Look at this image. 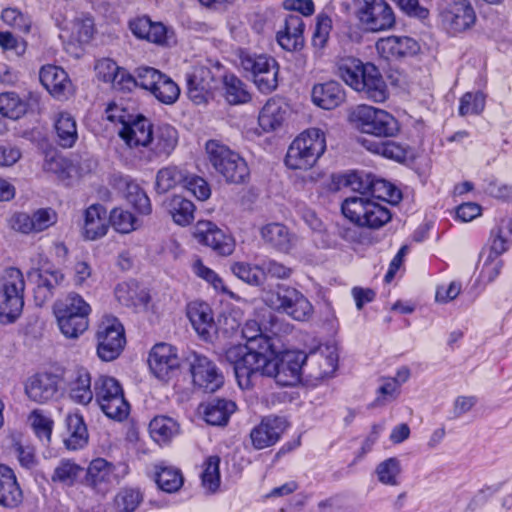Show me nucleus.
<instances>
[{"label": "nucleus", "mask_w": 512, "mask_h": 512, "mask_svg": "<svg viewBox=\"0 0 512 512\" xmlns=\"http://www.w3.org/2000/svg\"><path fill=\"white\" fill-rule=\"evenodd\" d=\"M373 176L352 173L347 184L356 195L347 197L341 205L343 215L352 223L369 229H379L391 220L390 210L370 198Z\"/></svg>", "instance_id": "obj_1"}, {"label": "nucleus", "mask_w": 512, "mask_h": 512, "mask_svg": "<svg viewBox=\"0 0 512 512\" xmlns=\"http://www.w3.org/2000/svg\"><path fill=\"white\" fill-rule=\"evenodd\" d=\"M274 347L262 349L255 342L233 345L225 351V359L233 366L238 386L242 390L251 389L261 377H267L270 357Z\"/></svg>", "instance_id": "obj_2"}, {"label": "nucleus", "mask_w": 512, "mask_h": 512, "mask_svg": "<svg viewBox=\"0 0 512 512\" xmlns=\"http://www.w3.org/2000/svg\"><path fill=\"white\" fill-rule=\"evenodd\" d=\"M338 74L351 88L362 92L374 102H384L388 97L387 85L375 65L362 63L356 58L339 61Z\"/></svg>", "instance_id": "obj_3"}, {"label": "nucleus", "mask_w": 512, "mask_h": 512, "mask_svg": "<svg viewBox=\"0 0 512 512\" xmlns=\"http://www.w3.org/2000/svg\"><path fill=\"white\" fill-rule=\"evenodd\" d=\"M326 150V137L318 128H310L298 135L290 144L285 164L293 170L312 168Z\"/></svg>", "instance_id": "obj_4"}, {"label": "nucleus", "mask_w": 512, "mask_h": 512, "mask_svg": "<svg viewBox=\"0 0 512 512\" xmlns=\"http://www.w3.org/2000/svg\"><path fill=\"white\" fill-rule=\"evenodd\" d=\"M239 61L246 77L252 79L260 92L268 94L277 88L279 65L273 57L241 50Z\"/></svg>", "instance_id": "obj_5"}, {"label": "nucleus", "mask_w": 512, "mask_h": 512, "mask_svg": "<svg viewBox=\"0 0 512 512\" xmlns=\"http://www.w3.org/2000/svg\"><path fill=\"white\" fill-rule=\"evenodd\" d=\"M25 281L22 272L15 267L6 268L0 278V316L7 323L14 322L24 306Z\"/></svg>", "instance_id": "obj_6"}, {"label": "nucleus", "mask_w": 512, "mask_h": 512, "mask_svg": "<svg viewBox=\"0 0 512 512\" xmlns=\"http://www.w3.org/2000/svg\"><path fill=\"white\" fill-rule=\"evenodd\" d=\"M94 398L110 419L122 421L130 412L121 384L113 377L99 376L94 382Z\"/></svg>", "instance_id": "obj_7"}, {"label": "nucleus", "mask_w": 512, "mask_h": 512, "mask_svg": "<svg viewBox=\"0 0 512 512\" xmlns=\"http://www.w3.org/2000/svg\"><path fill=\"white\" fill-rule=\"evenodd\" d=\"M206 152L213 168L227 182L242 183L249 176V169L245 160L226 145L210 140L206 143Z\"/></svg>", "instance_id": "obj_8"}, {"label": "nucleus", "mask_w": 512, "mask_h": 512, "mask_svg": "<svg viewBox=\"0 0 512 512\" xmlns=\"http://www.w3.org/2000/svg\"><path fill=\"white\" fill-rule=\"evenodd\" d=\"M307 354L303 351H278L274 344V355L270 357L267 377L273 378L280 386H292L301 380Z\"/></svg>", "instance_id": "obj_9"}, {"label": "nucleus", "mask_w": 512, "mask_h": 512, "mask_svg": "<svg viewBox=\"0 0 512 512\" xmlns=\"http://www.w3.org/2000/svg\"><path fill=\"white\" fill-rule=\"evenodd\" d=\"M266 303L272 309L283 312L297 321H307L313 313L309 300L297 289L279 285L266 297Z\"/></svg>", "instance_id": "obj_10"}, {"label": "nucleus", "mask_w": 512, "mask_h": 512, "mask_svg": "<svg viewBox=\"0 0 512 512\" xmlns=\"http://www.w3.org/2000/svg\"><path fill=\"white\" fill-rule=\"evenodd\" d=\"M352 117L361 132L377 137H393L399 129L397 120L391 114L372 106H358Z\"/></svg>", "instance_id": "obj_11"}, {"label": "nucleus", "mask_w": 512, "mask_h": 512, "mask_svg": "<svg viewBox=\"0 0 512 512\" xmlns=\"http://www.w3.org/2000/svg\"><path fill=\"white\" fill-rule=\"evenodd\" d=\"M193 384L204 392L213 393L224 383L222 372L216 364L205 355L190 351L185 357Z\"/></svg>", "instance_id": "obj_12"}, {"label": "nucleus", "mask_w": 512, "mask_h": 512, "mask_svg": "<svg viewBox=\"0 0 512 512\" xmlns=\"http://www.w3.org/2000/svg\"><path fill=\"white\" fill-rule=\"evenodd\" d=\"M96 339L99 358L107 362L116 359L126 342L123 325L115 317H106L98 326Z\"/></svg>", "instance_id": "obj_13"}, {"label": "nucleus", "mask_w": 512, "mask_h": 512, "mask_svg": "<svg viewBox=\"0 0 512 512\" xmlns=\"http://www.w3.org/2000/svg\"><path fill=\"white\" fill-rule=\"evenodd\" d=\"M358 17L373 32L390 29L395 23L393 10L385 0H358Z\"/></svg>", "instance_id": "obj_14"}, {"label": "nucleus", "mask_w": 512, "mask_h": 512, "mask_svg": "<svg viewBox=\"0 0 512 512\" xmlns=\"http://www.w3.org/2000/svg\"><path fill=\"white\" fill-rule=\"evenodd\" d=\"M476 20V12L469 0H454L441 12L442 26L451 35L470 30Z\"/></svg>", "instance_id": "obj_15"}, {"label": "nucleus", "mask_w": 512, "mask_h": 512, "mask_svg": "<svg viewBox=\"0 0 512 512\" xmlns=\"http://www.w3.org/2000/svg\"><path fill=\"white\" fill-rule=\"evenodd\" d=\"M57 213L52 208H39L31 215L20 212L15 213L10 220L13 230L23 234L40 233L56 224Z\"/></svg>", "instance_id": "obj_16"}, {"label": "nucleus", "mask_w": 512, "mask_h": 512, "mask_svg": "<svg viewBox=\"0 0 512 512\" xmlns=\"http://www.w3.org/2000/svg\"><path fill=\"white\" fill-rule=\"evenodd\" d=\"M187 95L195 104L205 103L217 86L212 71L205 66H194L185 76Z\"/></svg>", "instance_id": "obj_17"}, {"label": "nucleus", "mask_w": 512, "mask_h": 512, "mask_svg": "<svg viewBox=\"0 0 512 512\" xmlns=\"http://www.w3.org/2000/svg\"><path fill=\"white\" fill-rule=\"evenodd\" d=\"M195 236L200 243L222 256L232 254L235 249L233 237L210 221L198 222Z\"/></svg>", "instance_id": "obj_18"}, {"label": "nucleus", "mask_w": 512, "mask_h": 512, "mask_svg": "<svg viewBox=\"0 0 512 512\" xmlns=\"http://www.w3.org/2000/svg\"><path fill=\"white\" fill-rule=\"evenodd\" d=\"M338 354L336 348L330 345H320L317 349L307 354L305 369L309 370V376L315 379L330 377L336 371Z\"/></svg>", "instance_id": "obj_19"}, {"label": "nucleus", "mask_w": 512, "mask_h": 512, "mask_svg": "<svg viewBox=\"0 0 512 512\" xmlns=\"http://www.w3.org/2000/svg\"><path fill=\"white\" fill-rule=\"evenodd\" d=\"M287 428L283 417H266L250 432V439L255 449L261 450L276 444Z\"/></svg>", "instance_id": "obj_20"}, {"label": "nucleus", "mask_w": 512, "mask_h": 512, "mask_svg": "<svg viewBox=\"0 0 512 512\" xmlns=\"http://www.w3.org/2000/svg\"><path fill=\"white\" fill-rule=\"evenodd\" d=\"M148 363L152 373L163 381L168 380L180 364L176 349L166 343L156 344L152 348Z\"/></svg>", "instance_id": "obj_21"}, {"label": "nucleus", "mask_w": 512, "mask_h": 512, "mask_svg": "<svg viewBox=\"0 0 512 512\" xmlns=\"http://www.w3.org/2000/svg\"><path fill=\"white\" fill-rule=\"evenodd\" d=\"M58 389V377L51 373L35 374L25 383L27 397L39 404L53 400L57 396Z\"/></svg>", "instance_id": "obj_22"}, {"label": "nucleus", "mask_w": 512, "mask_h": 512, "mask_svg": "<svg viewBox=\"0 0 512 512\" xmlns=\"http://www.w3.org/2000/svg\"><path fill=\"white\" fill-rule=\"evenodd\" d=\"M69 398L76 404L88 405L94 398L91 375L85 367H76L66 373Z\"/></svg>", "instance_id": "obj_23"}, {"label": "nucleus", "mask_w": 512, "mask_h": 512, "mask_svg": "<svg viewBox=\"0 0 512 512\" xmlns=\"http://www.w3.org/2000/svg\"><path fill=\"white\" fill-rule=\"evenodd\" d=\"M95 72L99 80L110 83L115 90L131 91L134 88L132 75L111 59L98 60L95 65Z\"/></svg>", "instance_id": "obj_24"}, {"label": "nucleus", "mask_w": 512, "mask_h": 512, "mask_svg": "<svg viewBox=\"0 0 512 512\" xmlns=\"http://www.w3.org/2000/svg\"><path fill=\"white\" fill-rule=\"evenodd\" d=\"M178 143L177 130L169 125H158L155 129L152 128L151 140L147 144L149 155L148 160L151 161L154 157L165 156L168 157L175 149Z\"/></svg>", "instance_id": "obj_25"}, {"label": "nucleus", "mask_w": 512, "mask_h": 512, "mask_svg": "<svg viewBox=\"0 0 512 512\" xmlns=\"http://www.w3.org/2000/svg\"><path fill=\"white\" fill-rule=\"evenodd\" d=\"M378 53L385 59H400L415 55L420 47L416 40L407 36H389L376 42Z\"/></svg>", "instance_id": "obj_26"}, {"label": "nucleus", "mask_w": 512, "mask_h": 512, "mask_svg": "<svg viewBox=\"0 0 512 512\" xmlns=\"http://www.w3.org/2000/svg\"><path fill=\"white\" fill-rule=\"evenodd\" d=\"M305 24L300 15L291 14L285 18L283 27L277 32L278 44L286 51L295 52L304 46Z\"/></svg>", "instance_id": "obj_27"}, {"label": "nucleus", "mask_w": 512, "mask_h": 512, "mask_svg": "<svg viewBox=\"0 0 512 512\" xmlns=\"http://www.w3.org/2000/svg\"><path fill=\"white\" fill-rule=\"evenodd\" d=\"M152 128L147 118L136 115L131 122L119 128L118 134L130 148H146L151 140Z\"/></svg>", "instance_id": "obj_28"}, {"label": "nucleus", "mask_w": 512, "mask_h": 512, "mask_svg": "<svg viewBox=\"0 0 512 512\" xmlns=\"http://www.w3.org/2000/svg\"><path fill=\"white\" fill-rule=\"evenodd\" d=\"M132 33L141 39L155 44H168L172 38L171 32L161 22H153L149 17H138L130 22Z\"/></svg>", "instance_id": "obj_29"}, {"label": "nucleus", "mask_w": 512, "mask_h": 512, "mask_svg": "<svg viewBox=\"0 0 512 512\" xmlns=\"http://www.w3.org/2000/svg\"><path fill=\"white\" fill-rule=\"evenodd\" d=\"M187 316L197 332L204 340H209L215 331V322L209 304L202 301H193L187 306Z\"/></svg>", "instance_id": "obj_30"}, {"label": "nucleus", "mask_w": 512, "mask_h": 512, "mask_svg": "<svg viewBox=\"0 0 512 512\" xmlns=\"http://www.w3.org/2000/svg\"><path fill=\"white\" fill-rule=\"evenodd\" d=\"M56 25L60 28V38L80 44L88 43L94 34V22L91 17L83 16L75 18L71 22L65 19L55 18Z\"/></svg>", "instance_id": "obj_31"}, {"label": "nucleus", "mask_w": 512, "mask_h": 512, "mask_svg": "<svg viewBox=\"0 0 512 512\" xmlns=\"http://www.w3.org/2000/svg\"><path fill=\"white\" fill-rule=\"evenodd\" d=\"M41 84L55 98L66 97L71 91V81L67 73L58 66H43L39 73Z\"/></svg>", "instance_id": "obj_32"}, {"label": "nucleus", "mask_w": 512, "mask_h": 512, "mask_svg": "<svg viewBox=\"0 0 512 512\" xmlns=\"http://www.w3.org/2000/svg\"><path fill=\"white\" fill-rule=\"evenodd\" d=\"M512 246V218L501 217L490 231L486 252L494 257H500Z\"/></svg>", "instance_id": "obj_33"}, {"label": "nucleus", "mask_w": 512, "mask_h": 512, "mask_svg": "<svg viewBox=\"0 0 512 512\" xmlns=\"http://www.w3.org/2000/svg\"><path fill=\"white\" fill-rule=\"evenodd\" d=\"M23 500V493L14 471L0 464V506L15 508Z\"/></svg>", "instance_id": "obj_34"}, {"label": "nucleus", "mask_w": 512, "mask_h": 512, "mask_svg": "<svg viewBox=\"0 0 512 512\" xmlns=\"http://www.w3.org/2000/svg\"><path fill=\"white\" fill-rule=\"evenodd\" d=\"M260 235L265 244L284 253H288L297 240L296 236L281 223H269L263 226Z\"/></svg>", "instance_id": "obj_35"}, {"label": "nucleus", "mask_w": 512, "mask_h": 512, "mask_svg": "<svg viewBox=\"0 0 512 512\" xmlns=\"http://www.w3.org/2000/svg\"><path fill=\"white\" fill-rule=\"evenodd\" d=\"M311 96L315 105L326 110L338 107L345 99L344 90L336 81L316 84L312 89Z\"/></svg>", "instance_id": "obj_36"}, {"label": "nucleus", "mask_w": 512, "mask_h": 512, "mask_svg": "<svg viewBox=\"0 0 512 512\" xmlns=\"http://www.w3.org/2000/svg\"><path fill=\"white\" fill-rule=\"evenodd\" d=\"M83 230L88 240L101 238L107 233V211L102 205L92 204L85 210Z\"/></svg>", "instance_id": "obj_37"}, {"label": "nucleus", "mask_w": 512, "mask_h": 512, "mask_svg": "<svg viewBox=\"0 0 512 512\" xmlns=\"http://www.w3.org/2000/svg\"><path fill=\"white\" fill-rule=\"evenodd\" d=\"M113 465L103 458H97L90 462L87 468L86 484L96 490L104 493L112 483Z\"/></svg>", "instance_id": "obj_38"}, {"label": "nucleus", "mask_w": 512, "mask_h": 512, "mask_svg": "<svg viewBox=\"0 0 512 512\" xmlns=\"http://www.w3.org/2000/svg\"><path fill=\"white\" fill-rule=\"evenodd\" d=\"M66 435L63 439L68 450L82 449L88 443V431L83 417L80 414H68L65 419Z\"/></svg>", "instance_id": "obj_39"}, {"label": "nucleus", "mask_w": 512, "mask_h": 512, "mask_svg": "<svg viewBox=\"0 0 512 512\" xmlns=\"http://www.w3.org/2000/svg\"><path fill=\"white\" fill-rule=\"evenodd\" d=\"M118 189L139 213L149 214L151 212L149 197L134 180L129 177H121L118 181Z\"/></svg>", "instance_id": "obj_40"}, {"label": "nucleus", "mask_w": 512, "mask_h": 512, "mask_svg": "<svg viewBox=\"0 0 512 512\" xmlns=\"http://www.w3.org/2000/svg\"><path fill=\"white\" fill-rule=\"evenodd\" d=\"M43 168L47 172L54 173L60 180H70L75 176H80L82 172L69 159L56 151L47 152Z\"/></svg>", "instance_id": "obj_41"}, {"label": "nucleus", "mask_w": 512, "mask_h": 512, "mask_svg": "<svg viewBox=\"0 0 512 512\" xmlns=\"http://www.w3.org/2000/svg\"><path fill=\"white\" fill-rule=\"evenodd\" d=\"M115 297L121 305L135 308L145 306L149 300L148 294L139 289L135 280L119 283L115 288Z\"/></svg>", "instance_id": "obj_42"}, {"label": "nucleus", "mask_w": 512, "mask_h": 512, "mask_svg": "<svg viewBox=\"0 0 512 512\" xmlns=\"http://www.w3.org/2000/svg\"><path fill=\"white\" fill-rule=\"evenodd\" d=\"M235 409L236 405L233 401L215 398L205 406L204 419L210 425L222 426L227 424Z\"/></svg>", "instance_id": "obj_43"}, {"label": "nucleus", "mask_w": 512, "mask_h": 512, "mask_svg": "<svg viewBox=\"0 0 512 512\" xmlns=\"http://www.w3.org/2000/svg\"><path fill=\"white\" fill-rule=\"evenodd\" d=\"M54 128L58 144L63 148H71L78 139L77 124L68 112H59L55 118Z\"/></svg>", "instance_id": "obj_44"}, {"label": "nucleus", "mask_w": 512, "mask_h": 512, "mask_svg": "<svg viewBox=\"0 0 512 512\" xmlns=\"http://www.w3.org/2000/svg\"><path fill=\"white\" fill-rule=\"evenodd\" d=\"M179 431V423L169 416H156L149 424L150 435L158 444H167L172 438L179 434Z\"/></svg>", "instance_id": "obj_45"}, {"label": "nucleus", "mask_w": 512, "mask_h": 512, "mask_svg": "<svg viewBox=\"0 0 512 512\" xmlns=\"http://www.w3.org/2000/svg\"><path fill=\"white\" fill-rule=\"evenodd\" d=\"M83 468L70 459H62L54 468L51 481L61 487H72L83 473Z\"/></svg>", "instance_id": "obj_46"}, {"label": "nucleus", "mask_w": 512, "mask_h": 512, "mask_svg": "<svg viewBox=\"0 0 512 512\" xmlns=\"http://www.w3.org/2000/svg\"><path fill=\"white\" fill-rule=\"evenodd\" d=\"M64 280V275L61 271L54 270H43L38 274L37 287L35 289V299L38 304L44 303L50 299L53 295V291L58 287Z\"/></svg>", "instance_id": "obj_47"}, {"label": "nucleus", "mask_w": 512, "mask_h": 512, "mask_svg": "<svg viewBox=\"0 0 512 512\" xmlns=\"http://www.w3.org/2000/svg\"><path fill=\"white\" fill-rule=\"evenodd\" d=\"M285 110L279 102L269 100L260 111L258 122L265 132L277 129L284 121Z\"/></svg>", "instance_id": "obj_48"}, {"label": "nucleus", "mask_w": 512, "mask_h": 512, "mask_svg": "<svg viewBox=\"0 0 512 512\" xmlns=\"http://www.w3.org/2000/svg\"><path fill=\"white\" fill-rule=\"evenodd\" d=\"M194 211V204L180 195H174L169 201V212L178 225H189L194 219Z\"/></svg>", "instance_id": "obj_49"}, {"label": "nucleus", "mask_w": 512, "mask_h": 512, "mask_svg": "<svg viewBox=\"0 0 512 512\" xmlns=\"http://www.w3.org/2000/svg\"><path fill=\"white\" fill-rule=\"evenodd\" d=\"M55 314L58 321V326L67 338H77L84 333L88 328V316L71 314Z\"/></svg>", "instance_id": "obj_50"}, {"label": "nucleus", "mask_w": 512, "mask_h": 512, "mask_svg": "<svg viewBox=\"0 0 512 512\" xmlns=\"http://www.w3.org/2000/svg\"><path fill=\"white\" fill-rule=\"evenodd\" d=\"M380 483L387 486H398L402 473L401 462L396 457H390L380 462L375 470Z\"/></svg>", "instance_id": "obj_51"}, {"label": "nucleus", "mask_w": 512, "mask_h": 512, "mask_svg": "<svg viewBox=\"0 0 512 512\" xmlns=\"http://www.w3.org/2000/svg\"><path fill=\"white\" fill-rule=\"evenodd\" d=\"M370 198L374 201L382 200L391 204H397L401 198V191L392 183L384 179L373 178Z\"/></svg>", "instance_id": "obj_52"}, {"label": "nucleus", "mask_w": 512, "mask_h": 512, "mask_svg": "<svg viewBox=\"0 0 512 512\" xmlns=\"http://www.w3.org/2000/svg\"><path fill=\"white\" fill-rule=\"evenodd\" d=\"M186 175L176 166H167L160 169L156 175V189L159 193H165L178 184L184 185Z\"/></svg>", "instance_id": "obj_53"}, {"label": "nucleus", "mask_w": 512, "mask_h": 512, "mask_svg": "<svg viewBox=\"0 0 512 512\" xmlns=\"http://www.w3.org/2000/svg\"><path fill=\"white\" fill-rule=\"evenodd\" d=\"M226 100L230 104H240L249 101L250 94L244 83L235 75H225L223 78Z\"/></svg>", "instance_id": "obj_54"}, {"label": "nucleus", "mask_w": 512, "mask_h": 512, "mask_svg": "<svg viewBox=\"0 0 512 512\" xmlns=\"http://www.w3.org/2000/svg\"><path fill=\"white\" fill-rule=\"evenodd\" d=\"M71 314L89 316L91 312L90 305L83 299L82 296L76 293H70L63 301L55 306V314Z\"/></svg>", "instance_id": "obj_55"}, {"label": "nucleus", "mask_w": 512, "mask_h": 512, "mask_svg": "<svg viewBox=\"0 0 512 512\" xmlns=\"http://www.w3.org/2000/svg\"><path fill=\"white\" fill-rule=\"evenodd\" d=\"M156 482L165 492H176L183 485V477L179 469L161 466L156 474Z\"/></svg>", "instance_id": "obj_56"}, {"label": "nucleus", "mask_w": 512, "mask_h": 512, "mask_svg": "<svg viewBox=\"0 0 512 512\" xmlns=\"http://www.w3.org/2000/svg\"><path fill=\"white\" fill-rule=\"evenodd\" d=\"M242 336L246 339V344L255 342L262 349H271L274 347L275 339L265 335L256 320H247L242 328Z\"/></svg>", "instance_id": "obj_57"}, {"label": "nucleus", "mask_w": 512, "mask_h": 512, "mask_svg": "<svg viewBox=\"0 0 512 512\" xmlns=\"http://www.w3.org/2000/svg\"><path fill=\"white\" fill-rule=\"evenodd\" d=\"M143 500L139 489L122 488L114 498L115 509L118 512H134Z\"/></svg>", "instance_id": "obj_58"}, {"label": "nucleus", "mask_w": 512, "mask_h": 512, "mask_svg": "<svg viewBox=\"0 0 512 512\" xmlns=\"http://www.w3.org/2000/svg\"><path fill=\"white\" fill-rule=\"evenodd\" d=\"M486 96L481 91L466 92L460 98L459 115H479L485 108Z\"/></svg>", "instance_id": "obj_59"}, {"label": "nucleus", "mask_w": 512, "mask_h": 512, "mask_svg": "<svg viewBox=\"0 0 512 512\" xmlns=\"http://www.w3.org/2000/svg\"><path fill=\"white\" fill-rule=\"evenodd\" d=\"M26 111L25 103L15 92L0 94V114L11 119L20 118Z\"/></svg>", "instance_id": "obj_60"}, {"label": "nucleus", "mask_w": 512, "mask_h": 512, "mask_svg": "<svg viewBox=\"0 0 512 512\" xmlns=\"http://www.w3.org/2000/svg\"><path fill=\"white\" fill-rule=\"evenodd\" d=\"M261 268V263L252 266L246 262H235L231 265V271L237 278L256 286L263 283V271Z\"/></svg>", "instance_id": "obj_61"}, {"label": "nucleus", "mask_w": 512, "mask_h": 512, "mask_svg": "<svg viewBox=\"0 0 512 512\" xmlns=\"http://www.w3.org/2000/svg\"><path fill=\"white\" fill-rule=\"evenodd\" d=\"M29 421L37 437L43 443H49L54 424L53 420L44 414L42 410L36 409L31 412Z\"/></svg>", "instance_id": "obj_62"}, {"label": "nucleus", "mask_w": 512, "mask_h": 512, "mask_svg": "<svg viewBox=\"0 0 512 512\" xmlns=\"http://www.w3.org/2000/svg\"><path fill=\"white\" fill-rule=\"evenodd\" d=\"M219 466L220 458L218 456H209L203 463L202 484L209 491H216L220 485Z\"/></svg>", "instance_id": "obj_63"}, {"label": "nucleus", "mask_w": 512, "mask_h": 512, "mask_svg": "<svg viewBox=\"0 0 512 512\" xmlns=\"http://www.w3.org/2000/svg\"><path fill=\"white\" fill-rule=\"evenodd\" d=\"M157 100L164 104H173L180 95L178 85L167 75H163V79L158 81L155 89L151 91Z\"/></svg>", "instance_id": "obj_64"}]
</instances>
